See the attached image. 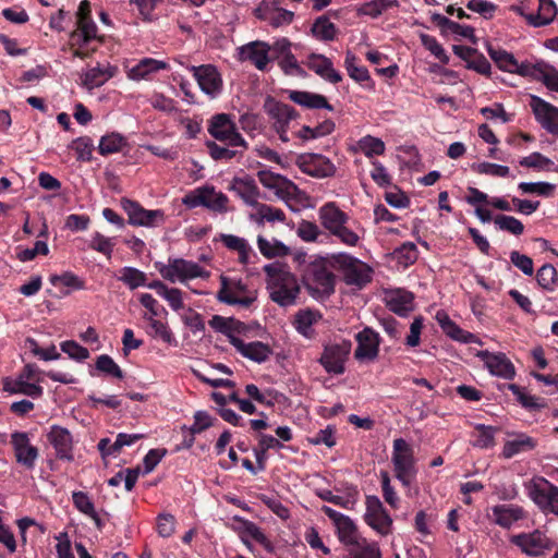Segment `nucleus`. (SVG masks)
<instances>
[{
  "label": "nucleus",
  "mask_w": 558,
  "mask_h": 558,
  "mask_svg": "<svg viewBox=\"0 0 558 558\" xmlns=\"http://www.w3.org/2000/svg\"><path fill=\"white\" fill-rule=\"evenodd\" d=\"M302 281L315 300H327L336 291L337 277L324 257L316 258L305 267Z\"/></svg>",
  "instance_id": "nucleus-1"
},
{
  "label": "nucleus",
  "mask_w": 558,
  "mask_h": 558,
  "mask_svg": "<svg viewBox=\"0 0 558 558\" xmlns=\"http://www.w3.org/2000/svg\"><path fill=\"white\" fill-rule=\"evenodd\" d=\"M332 260L342 271L348 286L363 288L372 281L373 269L364 262L345 253L332 255Z\"/></svg>",
  "instance_id": "nucleus-2"
},
{
  "label": "nucleus",
  "mask_w": 558,
  "mask_h": 558,
  "mask_svg": "<svg viewBox=\"0 0 558 558\" xmlns=\"http://www.w3.org/2000/svg\"><path fill=\"white\" fill-rule=\"evenodd\" d=\"M391 461L396 477L409 486L416 474L415 459L412 447L403 438L393 440Z\"/></svg>",
  "instance_id": "nucleus-3"
},
{
  "label": "nucleus",
  "mask_w": 558,
  "mask_h": 558,
  "mask_svg": "<svg viewBox=\"0 0 558 558\" xmlns=\"http://www.w3.org/2000/svg\"><path fill=\"white\" fill-rule=\"evenodd\" d=\"M121 207L128 215V222L132 226L153 228L165 222V213L161 209H145L140 203L126 197L121 198Z\"/></svg>",
  "instance_id": "nucleus-4"
},
{
  "label": "nucleus",
  "mask_w": 558,
  "mask_h": 558,
  "mask_svg": "<svg viewBox=\"0 0 558 558\" xmlns=\"http://www.w3.org/2000/svg\"><path fill=\"white\" fill-rule=\"evenodd\" d=\"M531 499L545 512L558 515V487L544 477L531 481L529 485Z\"/></svg>",
  "instance_id": "nucleus-5"
},
{
  "label": "nucleus",
  "mask_w": 558,
  "mask_h": 558,
  "mask_svg": "<svg viewBox=\"0 0 558 558\" xmlns=\"http://www.w3.org/2000/svg\"><path fill=\"white\" fill-rule=\"evenodd\" d=\"M209 134L217 141L226 143L228 146L246 147V143L236 131L235 124L227 113H218L210 120L208 126Z\"/></svg>",
  "instance_id": "nucleus-6"
},
{
  "label": "nucleus",
  "mask_w": 558,
  "mask_h": 558,
  "mask_svg": "<svg viewBox=\"0 0 558 558\" xmlns=\"http://www.w3.org/2000/svg\"><path fill=\"white\" fill-rule=\"evenodd\" d=\"M267 289L271 301L283 307L295 304L300 293V286L294 275H283L279 281L267 282Z\"/></svg>",
  "instance_id": "nucleus-7"
},
{
  "label": "nucleus",
  "mask_w": 558,
  "mask_h": 558,
  "mask_svg": "<svg viewBox=\"0 0 558 558\" xmlns=\"http://www.w3.org/2000/svg\"><path fill=\"white\" fill-rule=\"evenodd\" d=\"M282 0H263L255 9L254 15L267 22L274 28L292 23L294 13L280 7Z\"/></svg>",
  "instance_id": "nucleus-8"
},
{
  "label": "nucleus",
  "mask_w": 558,
  "mask_h": 558,
  "mask_svg": "<svg viewBox=\"0 0 558 558\" xmlns=\"http://www.w3.org/2000/svg\"><path fill=\"white\" fill-rule=\"evenodd\" d=\"M296 165L302 172L313 178H330L336 173V166L329 158L314 153L302 154L296 158Z\"/></svg>",
  "instance_id": "nucleus-9"
},
{
  "label": "nucleus",
  "mask_w": 558,
  "mask_h": 558,
  "mask_svg": "<svg viewBox=\"0 0 558 558\" xmlns=\"http://www.w3.org/2000/svg\"><path fill=\"white\" fill-rule=\"evenodd\" d=\"M351 351V342L327 344L324 349L319 363L329 374L340 375L344 373V363Z\"/></svg>",
  "instance_id": "nucleus-10"
},
{
  "label": "nucleus",
  "mask_w": 558,
  "mask_h": 558,
  "mask_svg": "<svg viewBox=\"0 0 558 558\" xmlns=\"http://www.w3.org/2000/svg\"><path fill=\"white\" fill-rule=\"evenodd\" d=\"M159 271L166 280L171 282L205 277L208 275L197 263L182 258L170 260L169 265L163 266Z\"/></svg>",
  "instance_id": "nucleus-11"
},
{
  "label": "nucleus",
  "mask_w": 558,
  "mask_h": 558,
  "mask_svg": "<svg viewBox=\"0 0 558 558\" xmlns=\"http://www.w3.org/2000/svg\"><path fill=\"white\" fill-rule=\"evenodd\" d=\"M366 523L381 535H388L391 532L392 519L383 506L377 496L366 497Z\"/></svg>",
  "instance_id": "nucleus-12"
},
{
  "label": "nucleus",
  "mask_w": 558,
  "mask_h": 558,
  "mask_svg": "<svg viewBox=\"0 0 558 558\" xmlns=\"http://www.w3.org/2000/svg\"><path fill=\"white\" fill-rule=\"evenodd\" d=\"M530 106L536 121L542 128L548 133L558 136V107H555L536 95H531Z\"/></svg>",
  "instance_id": "nucleus-13"
},
{
  "label": "nucleus",
  "mask_w": 558,
  "mask_h": 558,
  "mask_svg": "<svg viewBox=\"0 0 558 558\" xmlns=\"http://www.w3.org/2000/svg\"><path fill=\"white\" fill-rule=\"evenodd\" d=\"M11 445L14 450L16 462L27 470H33L39 456V451L35 446L31 445L27 433H12Z\"/></svg>",
  "instance_id": "nucleus-14"
},
{
  "label": "nucleus",
  "mask_w": 558,
  "mask_h": 558,
  "mask_svg": "<svg viewBox=\"0 0 558 558\" xmlns=\"http://www.w3.org/2000/svg\"><path fill=\"white\" fill-rule=\"evenodd\" d=\"M512 542L529 556H543L554 547V543L539 531L515 535Z\"/></svg>",
  "instance_id": "nucleus-15"
},
{
  "label": "nucleus",
  "mask_w": 558,
  "mask_h": 558,
  "mask_svg": "<svg viewBox=\"0 0 558 558\" xmlns=\"http://www.w3.org/2000/svg\"><path fill=\"white\" fill-rule=\"evenodd\" d=\"M357 347L354 357L359 361H374L378 355L379 336L366 327L356 335Z\"/></svg>",
  "instance_id": "nucleus-16"
},
{
  "label": "nucleus",
  "mask_w": 558,
  "mask_h": 558,
  "mask_svg": "<svg viewBox=\"0 0 558 558\" xmlns=\"http://www.w3.org/2000/svg\"><path fill=\"white\" fill-rule=\"evenodd\" d=\"M49 442L56 450L57 458L62 460H73V439L71 433L59 425H53L47 434Z\"/></svg>",
  "instance_id": "nucleus-17"
},
{
  "label": "nucleus",
  "mask_w": 558,
  "mask_h": 558,
  "mask_svg": "<svg viewBox=\"0 0 558 558\" xmlns=\"http://www.w3.org/2000/svg\"><path fill=\"white\" fill-rule=\"evenodd\" d=\"M231 344L240 352L244 357L256 362L264 363L272 354L271 348L262 341H253L245 343L239 337H231Z\"/></svg>",
  "instance_id": "nucleus-18"
},
{
  "label": "nucleus",
  "mask_w": 558,
  "mask_h": 558,
  "mask_svg": "<svg viewBox=\"0 0 558 558\" xmlns=\"http://www.w3.org/2000/svg\"><path fill=\"white\" fill-rule=\"evenodd\" d=\"M476 356L480 357L493 375L511 379L515 372L511 362L504 353L493 354L488 351H478Z\"/></svg>",
  "instance_id": "nucleus-19"
},
{
  "label": "nucleus",
  "mask_w": 558,
  "mask_h": 558,
  "mask_svg": "<svg viewBox=\"0 0 558 558\" xmlns=\"http://www.w3.org/2000/svg\"><path fill=\"white\" fill-rule=\"evenodd\" d=\"M270 45L265 41H252L240 48L242 60L251 61L258 70L263 71L271 61L269 56Z\"/></svg>",
  "instance_id": "nucleus-20"
},
{
  "label": "nucleus",
  "mask_w": 558,
  "mask_h": 558,
  "mask_svg": "<svg viewBox=\"0 0 558 558\" xmlns=\"http://www.w3.org/2000/svg\"><path fill=\"white\" fill-rule=\"evenodd\" d=\"M199 88L207 95L216 94L221 87V78L214 65L206 64L201 66H192Z\"/></svg>",
  "instance_id": "nucleus-21"
},
{
  "label": "nucleus",
  "mask_w": 558,
  "mask_h": 558,
  "mask_svg": "<svg viewBox=\"0 0 558 558\" xmlns=\"http://www.w3.org/2000/svg\"><path fill=\"white\" fill-rule=\"evenodd\" d=\"M230 190L234 191L246 205L255 207L258 204L259 190L250 175L233 178Z\"/></svg>",
  "instance_id": "nucleus-22"
},
{
  "label": "nucleus",
  "mask_w": 558,
  "mask_h": 558,
  "mask_svg": "<svg viewBox=\"0 0 558 558\" xmlns=\"http://www.w3.org/2000/svg\"><path fill=\"white\" fill-rule=\"evenodd\" d=\"M306 64L308 69L331 83H339L342 80L341 74L333 69L331 60L323 54H311Z\"/></svg>",
  "instance_id": "nucleus-23"
},
{
  "label": "nucleus",
  "mask_w": 558,
  "mask_h": 558,
  "mask_svg": "<svg viewBox=\"0 0 558 558\" xmlns=\"http://www.w3.org/2000/svg\"><path fill=\"white\" fill-rule=\"evenodd\" d=\"M265 111L276 121L275 125L288 124L299 117L296 110L287 105L268 97L264 104Z\"/></svg>",
  "instance_id": "nucleus-24"
},
{
  "label": "nucleus",
  "mask_w": 558,
  "mask_h": 558,
  "mask_svg": "<svg viewBox=\"0 0 558 558\" xmlns=\"http://www.w3.org/2000/svg\"><path fill=\"white\" fill-rule=\"evenodd\" d=\"M322 225L331 233L348 222V215L335 203H328L319 209Z\"/></svg>",
  "instance_id": "nucleus-25"
},
{
  "label": "nucleus",
  "mask_w": 558,
  "mask_h": 558,
  "mask_svg": "<svg viewBox=\"0 0 558 558\" xmlns=\"http://www.w3.org/2000/svg\"><path fill=\"white\" fill-rule=\"evenodd\" d=\"M413 300L414 295L412 292L396 290L387 296L386 303L388 308L395 314L407 316L414 308Z\"/></svg>",
  "instance_id": "nucleus-26"
},
{
  "label": "nucleus",
  "mask_w": 558,
  "mask_h": 558,
  "mask_svg": "<svg viewBox=\"0 0 558 558\" xmlns=\"http://www.w3.org/2000/svg\"><path fill=\"white\" fill-rule=\"evenodd\" d=\"M289 98L305 108L308 109H327L333 110V107L328 102L327 98L320 94H314L303 90H291Z\"/></svg>",
  "instance_id": "nucleus-27"
},
{
  "label": "nucleus",
  "mask_w": 558,
  "mask_h": 558,
  "mask_svg": "<svg viewBox=\"0 0 558 558\" xmlns=\"http://www.w3.org/2000/svg\"><path fill=\"white\" fill-rule=\"evenodd\" d=\"M514 436L513 439L506 441L504 445L502 457L505 459H511L519 453L532 451L537 446L536 439L526 434L521 433Z\"/></svg>",
  "instance_id": "nucleus-28"
},
{
  "label": "nucleus",
  "mask_w": 558,
  "mask_h": 558,
  "mask_svg": "<svg viewBox=\"0 0 558 558\" xmlns=\"http://www.w3.org/2000/svg\"><path fill=\"white\" fill-rule=\"evenodd\" d=\"M116 66L109 65L105 69L100 66H95L85 73L83 77V85L88 89L99 87L102 84H105V82H107L110 77H112L116 74Z\"/></svg>",
  "instance_id": "nucleus-29"
},
{
  "label": "nucleus",
  "mask_w": 558,
  "mask_h": 558,
  "mask_svg": "<svg viewBox=\"0 0 558 558\" xmlns=\"http://www.w3.org/2000/svg\"><path fill=\"white\" fill-rule=\"evenodd\" d=\"M167 68L168 64L163 61L145 58L129 71V77L134 81H140L153 72H157Z\"/></svg>",
  "instance_id": "nucleus-30"
},
{
  "label": "nucleus",
  "mask_w": 558,
  "mask_h": 558,
  "mask_svg": "<svg viewBox=\"0 0 558 558\" xmlns=\"http://www.w3.org/2000/svg\"><path fill=\"white\" fill-rule=\"evenodd\" d=\"M255 208L257 209L256 214H252L250 217L257 225L263 226L265 221L275 222L280 221L283 222L286 220L284 213L279 209L271 207L264 203H258Z\"/></svg>",
  "instance_id": "nucleus-31"
},
{
  "label": "nucleus",
  "mask_w": 558,
  "mask_h": 558,
  "mask_svg": "<svg viewBox=\"0 0 558 558\" xmlns=\"http://www.w3.org/2000/svg\"><path fill=\"white\" fill-rule=\"evenodd\" d=\"M486 48L489 57L501 71L513 73L518 60L512 53L500 48L495 49L489 43H486Z\"/></svg>",
  "instance_id": "nucleus-32"
},
{
  "label": "nucleus",
  "mask_w": 558,
  "mask_h": 558,
  "mask_svg": "<svg viewBox=\"0 0 558 558\" xmlns=\"http://www.w3.org/2000/svg\"><path fill=\"white\" fill-rule=\"evenodd\" d=\"M77 29L71 33V39L83 38V44H88L93 39L102 40L97 36V26L92 16L77 19Z\"/></svg>",
  "instance_id": "nucleus-33"
},
{
  "label": "nucleus",
  "mask_w": 558,
  "mask_h": 558,
  "mask_svg": "<svg viewBox=\"0 0 558 558\" xmlns=\"http://www.w3.org/2000/svg\"><path fill=\"white\" fill-rule=\"evenodd\" d=\"M496 523L504 527H510L513 522L521 520L524 512L518 507L496 506L493 509Z\"/></svg>",
  "instance_id": "nucleus-34"
},
{
  "label": "nucleus",
  "mask_w": 558,
  "mask_h": 558,
  "mask_svg": "<svg viewBox=\"0 0 558 558\" xmlns=\"http://www.w3.org/2000/svg\"><path fill=\"white\" fill-rule=\"evenodd\" d=\"M257 245L260 253L267 258L283 257L290 254V248L278 240L270 242L258 235Z\"/></svg>",
  "instance_id": "nucleus-35"
},
{
  "label": "nucleus",
  "mask_w": 558,
  "mask_h": 558,
  "mask_svg": "<svg viewBox=\"0 0 558 558\" xmlns=\"http://www.w3.org/2000/svg\"><path fill=\"white\" fill-rule=\"evenodd\" d=\"M221 289L217 293V299L229 305H241L248 307L256 300V296L235 298L229 290V279L225 276L220 277Z\"/></svg>",
  "instance_id": "nucleus-36"
},
{
  "label": "nucleus",
  "mask_w": 558,
  "mask_h": 558,
  "mask_svg": "<svg viewBox=\"0 0 558 558\" xmlns=\"http://www.w3.org/2000/svg\"><path fill=\"white\" fill-rule=\"evenodd\" d=\"M3 390L10 393H23L31 397H40L43 388L37 384H31L22 379H17L14 384L9 378L3 381Z\"/></svg>",
  "instance_id": "nucleus-37"
},
{
  "label": "nucleus",
  "mask_w": 558,
  "mask_h": 558,
  "mask_svg": "<svg viewBox=\"0 0 558 558\" xmlns=\"http://www.w3.org/2000/svg\"><path fill=\"white\" fill-rule=\"evenodd\" d=\"M536 281L546 291H554L558 284V272L551 264H544L536 272Z\"/></svg>",
  "instance_id": "nucleus-38"
},
{
  "label": "nucleus",
  "mask_w": 558,
  "mask_h": 558,
  "mask_svg": "<svg viewBox=\"0 0 558 558\" xmlns=\"http://www.w3.org/2000/svg\"><path fill=\"white\" fill-rule=\"evenodd\" d=\"M311 31L315 37L325 41L332 40L337 33L336 25L325 15L316 19Z\"/></svg>",
  "instance_id": "nucleus-39"
},
{
  "label": "nucleus",
  "mask_w": 558,
  "mask_h": 558,
  "mask_svg": "<svg viewBox=\"0 0 558 558\" xmlns=\"http://www.w3.org/2000/svg\"><path fill=\"white\" fill-rule=\"evenodd\" d=\"M205 195V204L204 207H207L214 211L225 213L227 211L228 197L219 192H215L214 187L205 186L204 187Z\"/></svg>",
  "instance_id": "nucleus-40"
},
{
  "label": "nucleus",
  "mask_w": 558,
  "mask_h": 558,
  "mask_svg": "<svg viewBox=\"0 0 558 558\" xmlns=\"http://www.w3.org/2000/svg\"><path fill=\"white\" fill-rule=\"evenodd\" d=\"M337 531L339 539L345 545L357 544L356 526L349 517H344L340 522H337Z\"/></svg>",
  "instance_id": "nucleus-41"
},
{
  "label": "nucleus",
  "mask_w": 558,
  "mask_h": 558,
  "mask_svg": "<svg viewBox=\"0 0 558 558\" xmlns=\"http://www.w3.org/2000/svg\"><path fill=\"white\" fill-rule=\"evenodd\" d=\"M125 140L118 133H111L101 137L98 150L101 155L118 153L125 145Z\"/></svg>",
  "instance_id": "nucleus-42"
},
{
  "label": "nucleus",
  "mask_w": 558,
  "mask_h": 558,
  "mask_svg": "<svg viewBox=\"0 0 558 558\" xmlns=\"http://www.w3.org/2000/svg\"><path fill=\"white\" fill-rule=\"evenodd\" d=\"M357 145L360 149L365 154L366 157L372 158L373 156L383 155L385 153V143L377 137L366 135L362 137Z\"/></svg>",
  "instance_id": "nucleus-43"
},
{
  "label": "nucleus",
  "mask_w": 558,
  "mask_h": 558,
  "mask_svg": "<svg viewBox=\"0 0 558 558\" xmlns=\"http://www.w3.org/2000/svg\"><path fill=\"white\" fill-rule=\"evenodd\" d=\"M146 275L134 267L122 268L121 276L119 277V280L132 290L144 286L146 283Z\"/></svg>",
  "instance_id": "nucleus-44"
},
{
  "label": "nucleus",
  "mask_w": 558,
  "mask_h": 558,
  "mask_svg": "<svg viewBox=\"0 0 558 558\" xmlns=\"http://www.w3.org/2000/svg\"><path fill=\"white\" fill-rule=\"evenodd\" d=\"M393 255L400 265L408 267L416 262L418 252L414 243L407 242L396 248Z\"/></svg>",
  "instance_id": "nucleus-45"
},
{
  "label": "nucleus",
  "mask_w": 558,
  "mask_h": 558,
  "mask_svg": "<svg viewBox=\"0 0 558 558\" xmlns=\"http://www.w3.org/2000/svg\"><path fill=\"white\" fill-rule=\"evenodd\" d=\"M95 367L97 371L118 379H122L124 376L120 366L108 354L99 355L96 360Z\"/></svg>",
  "instance_id": "nucleus-46"
},
{
  "label": "nucleus",
  "mask_w": 558,
  "mask_h": 558,
  "mask_svg": "<svg viewBox=\"0 0 558 558\" xmlns=\"http://www.w3.org/2000/svg\"><path fill=\"white\" fill-rule=\"evenodd\" d=\"M494 222L500 230L508 231L514 235H521L524 231L523 223L513 216L497 215Z\"/></svg>",
  "instance_id": "nucleus-47"
},
{
  "label": "nucleus",
  "mask_w": 558,
  "mask_h": 558,
  "mask_svg": "<svg viewBox=\"0 0 558 558\" xmlns=\"http://www.w3.org/2000/svg\"><path fill=\"white\" fill-rule=\"evenodd\" d=\"M520 165L526 168L553 171L554 162L541 153H532L531 155L523 157L520 160Z\"/></svg>",
  "instance_id": "nucleus-48"
},
{
  "label": "nucleus",
  "mask_w": 558,
  "mask_h": 558,
  "mask_svg": "<svg viewBox=\"0 0 558 558\" xmlns=\"http://www.w3.org/2000/svg\"><path fill=\"white\" fill-rule=\"evenodd\" d=\"M422 45L434 54L441 63L447 64L449 62V57L444 50L442 46L437 41V39L427 34H421L420 36Z\"/></svg>",
  "instance_id": "nucleus-49"
},
{
  "label": "nucleus",
  "mask_w": 558,
  "mask_h": 558,
  "mask_svg": "<svg viewBox=\"0 0 558 558\" xmlns=\"http://www.w3.org/2000/svg\"><path fill=\"white\" fill-rule=\"evenodd\" d=\"M89 247L98 253L104 254L108 259H110L112 256L114 242L101 233L96 232L89 242Z\"/></svg>",
  "instance_id": "nucleus-50"
},
{
  "label": "nucleus",
  "mask_w": 558,
  "mask_h": 558,
  "mask_svg": "<svg viewBox=\"0 0 558 558\" xmlns=\"http://www.w3.org/2000/svg\"><path fill=\"white\" fill-rule=\"evenodd\" d=\"M508 388L512 391L518 401L525 409L539 410L546 405L545 402L539 403L535 397L523 392L522 389L515 384H510Z\"/></svg>",
  "instance_id": "nucleus-51"
},
{
  "label": "nucleus",
  "mask_w": 558,
  "mask_h": 558,
  "mask_svg": "<svg viewBox=\"0 0 558 558\" xmlns=\"http://www.w3.org/2000/svg\"><path fill=\"white\" fill-rule=\"evenodd\" d=\"M444 332L451 339L462 343L482 344V341L474 333L461 329L454 322Z\"/></svg>",
  "instance_id": "nucleus-52"
},
{
  "label": "nucleus",
  "mask_w": 558,
  "mask_h": 558,
  "mask_svg": "<svg viewBox=\"0 0 558 558\" xmlns=\"http://www.w3.org/2000/svg\"><path fill=\"white\" fill-rule=\"evenodd\" d=\"M355 56L348 51L345 56V68L351 78L356 82H365L369 80V74L366 68L355 65Z\"/></svg>",
  "instance_id": "nucleus-53"
},
{
  "label": "nucleus",
  "mask_w": 558,
  "mask_h": 558,
  "mask_svg": "<svg viewBox=\"0 0 558 558\" xmlns=\"http://www.w3.org/2000/svg\"><path fill=\"white\" fill-rule=\"evenodd\" d=\"M71 148L77 154V160L89 161L94 149L93 141L87 137H78L71 144Z\"/></svg>",
  "instance_id": "nucleus-54"
},
{
  "label": "nucleus",
  "mask_w": 558,
  "mask_h": 558,
  "mask_svg": "<svg viewBox=\"0 0 558 558\" xmlns=\"http://www.w3.org/2000/svg\"><path fill=\"white\" fill-rule=\"evenodd\" d=\"M213 425L214 420L206 411H196L194 414V424L190 427L184 425L182 429L191 432L192 434H201Z\"/></svg>",
  "instance_id": "nucleus-55"
},
{
  "label": "nucleus",
  "mask_w": 558,
  "mask_h": 558,
  "mask_svg": "<svg viewBox=\"0 0 558 558\" xmlns=\"http://www.w3.org/2000/svg\"><path fill=\"white\" fill-rule=\"evenodd\" d=\"M279 66L288 75L305 76L306 74L291 50L279 60Z\"/></svg>",
  "instance_id": "nucleus-56"
},
{
  "label": "nucleus",
  "mask_w": 558,
  "mask_h": 558,
  "mask_svg": "<svg viewBox=\"0 0 558 558\" xmlns=\"http://www.w3.org/2000/svg\"><path fill=\"white\" fill-rule=\"evenodd\" d=\"M60 347L73 360L82 362L89 357V351L74 340L64 341Z\"/></svg>",
  "instance_id": "nucleus-57"
},
{
  "label": "nucleus",
  "mask_w": 558,
  "mask_h": 558,
  "mask_svg": "<svg viewBox=\"0 0 558 558\" xmlns=\"http://www.w3.org/2000/svg\"><path fill=\"white\" fill-rule=\"evenodd\" d=\"M466 8L473 12L481 14L484 19L490 20L497 10V5L486 0H470Z\"/></svg>",
  "instance_id": "nucleus-58"
},
{
  "label": "nucleus",
  "mask_w": 558,
  "mask_h": 558,
  "mask_svg": "<svg viewBox=\"0 0 558 558\" xmlns=\"http://www.w3.org/2000/svg\"><path fill=\"white\" fill-rule=\"evenodd\" d=\"M476 429L480 432V434L474 442L475 447L489 448L495 445V433L497 430L496 428L480 424L476 426Z\"/></svg>",
  "instance_id": "nucleus-59"
},
{
  "label": "nucleus",
  "mask_w": 558,
  "mask_h": 558,
  "mask_svg": "<svg viewBox=\"0 0 558 558\" xmlns=\"http://www.w3.org/2000/svg\"><path fill=\"white\" fill-rule=\"evenodd\" d=\"M519 189L523 193H537L543 196H549L555 190V185L548 182H521Z\"/></svg>",
  "instance_id": "nucleus-60"
},
{
  "label": "nucleus",
  "mask_w": 558,
  "mask_h": 558,
  "mask_svg": "<svg viewBox=\"0 0 558 558\" xmlns=\"http://www.w3.org/2000/svg\"><path fill=\"white\" fill-rule=\"evenodd\" d=\"M511 263L520 269L525 276H532L534 272L533 260L530 256L521 254L518 251L510 253Z\"/></svg>",
  "instance_id": "nucleus-61"
},
{
  "label": "nucleus",
  "mask_w": 558,
  "mask_h": 558,
  "mask_svg": "<svg viewBox=\"0 0 558 558\" xmlns=\"http://www.w3.org/2000/svg\"><path fill=\"white\" fill-rule=\"evenodd\" d=\"M396 4V0H373L364 4V7L362 8V12L372 17H377L385 10Z\"/></svg>",
  "instance_id": "nucleus-62"
},
{
  "label": "nucleus",
  "mask_w": 558,
  "mask_h": 558,
  "mask_svg": "<svg viewBox=\"0 0 558 558\" xmlns=\"http://www.w3.org/2000/svg\"><path fill=\"white\" fill-rule=\"evenodd\" d=\"M300 194V189L286 177L282 178L279 186L276 190V195L282 199H298Z\"/></svg>",
  "instance_id": "nucleus-63"
},
{
  "label": "nucleus",
  "mask_w": 558,
  "mask_h": 558,
  "mask_svg": "<svg viewBox=\"0 0 558 558\" xmlns=\"http://www.w3.org/2000/svg\"><path fill=\"white\" fill-rule=\"evenodd\" d=\"M175 527L174 517L170 513H161L157 519V531L161 537H170Z\"/></svg>",
  "instance_id": "nucleus-64"
}]
</instances>
